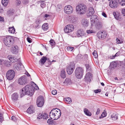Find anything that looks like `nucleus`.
I'll return each mask as SVG.
<instances>
[{
  "label": "nucleus",
  "instance_id": "obj_1",
  "mask_svg": "<svg viewBox=\"0 0 125 125\" xmlns=\"http://www.w3.org/2000/svg\"><path fill=\"white\" fill-rule=\"evenodd\" d=\"M87 10V6L84 4H78L76 7V13L79 15H82L84 14Z\"/></svg>",
  "mask_w": 125,
  "mask_h": 125
},
{
  "label": "nucleus",
  "instance_id": "obj_2",
  "mask_svg": "<svg viewBox=\"0 0 125 125\" xmlns=\"http://www.w3.org/2000/svg\"><path fill=\"white\" fill-rule=\"evenodd\" d=\"M3 42L5 45L10 47L13 44L14 39L13 37L11 36H6L3 37Z\"/></svg>",
  "mask_w": 125,
  "mask_h": 125
},
{
  "label": "nucleus",
  "instance_id": "obj_3",
  "mask_svg": "<svg viewBox=\"0 0 125 125\" xmlns=\"http://www.w3.org/2000/svg\"><path fill=\"white\" fill-rule=\"evenodd\" d=\"M83 69L81 67H78L76 68L75 73L76 77L78 78H81L83 76Z\"/></svg>",
  "mask_w": 125,
  "mask_h": 125
},
{
  "label": "nucleus",
  "instance_id": "obj_4",
  "mask_svg": "<svg viewBox=\"0 0 125 125\" xmlns=\"http://www.w3.org/2000/svg\"><path fill=\"white\" fill-rule=\"evenodd\" d=\"M18 84L21 85H24L27 83V79L26 76L23 75L18 80Z\"/></svg>",
  "mask_w": 125,
  "mask_h": 125
},
{
  "label": "nucleus",
  "instance_id": "obj_5",
  "mask_svg": "<svg viewBox=\"0 0 125 125\" xmlns=\"http://www.w3.org/2000/svg\"><path fill=\"white\" fill-rule=\"evenodd\" d=\"M75 67V64L73 62H71L67 68V72L69 74H71L73 73Z\"/></svg>",
  "mask_w": 125,
  "mask_h": 125
},
{
  "label": "nucleus",
  "instance_id": "obj_6",
  "mask_svg": "<svg viewBox=\"0 0 125 125\" xmlns=\"http://www.w3.org/2000/svg\"><path fill=\"white\" fill-rule=\"evenodd\" d=\"M15 76V72L12 70H9L7 72L6 76L7 79L9 80H12Z\"/></svg>",
  "mask_w": 125,
  "mask_h": 125
},
{
  "label": "nucleus",
  "instance_id": "obj_7",
  "mask_svg": "<svg viewBox=\"0 0 125 125\" xmlns=\"http://www.w3.org/2000/svg\"><path fill=\"white\" fill-rule=\"evenodd\" d=\"M36 103L38 106L40 107L42 106L44 103L43 97L42 96H39L37 100Z\"/></svg>",
  "mask_w": 125,
  "mask_h": 125
},
{
  "label": "nucleus",
  "instance_id": "obj_8",
  "mask_svg": "<svg viewBox=\"0 0 125 125\" xmlns=\"http://www.w3.org/2000/svg\"><path fill=\"white\" fill-rule=\"evenodd\" d=\"M64 10L65 12L67 14L72 13L73 11L72 7L70 5L65 6L64 8Z\"/></svg>",
  "mask_w": 125,
  "mask_h": 125
},
{
  "label": "nucleus",
  "instance_id": "obj_9",
  "mask_svg": "<svg viewBox=\"0 0 125 125\" xmlns=\"http://www.w3.org/2000/svg\"><path fill=\"white\" fill-rule=\"evenodd\" d=\"M107 34L104 31H99L97 33V36L99 39H104L107 36Z\"/></svg>",
  "mask_w": 125,
  "mask_h": 125
},
{
  "label": "nucleus",
  "instance_id": "obj_10",
  "mask_svg": "<svg viewBox=\"0 0 125 125\" xmlns=\"http://www.w3.org/2000/svg\"><path fill=\"white\" fill-rule=\"evenodd\" d=\"M74 30L73 26L72 25H69L66 26L64 29V31L66 33H68L72 32Z\"/></svg>",
  "mask_w": 125,
  "mask_h": 125
},
{
  "label": "nucleus",
  "instance_id": "obj_11",
  "mask_svg": "<svg viewBox=\"0 0 125 125\" xmlns=\"http://www.w3.org/2000/svg\"><path fill=\"white\" fill-rule=\"evenodd\" d=\"M92 75L90 73L88 72L85 75L84 79L85 82H90L92 78Z\"/></svg>",
  "mask_w": 125,
  "mask_h": 125
},
{
  "label": "nucleus",
  "instance_id": "obj_12",
  "mask_svg": "<svg viewBox=\"0 0 125 125\" xmlns=\"http://www.w3.org/2000/svg\"><path fill=\"white\" fill-rule=\"evenodd\" d=\"M97 16L95 15L92 16L90 18L91 26L90 29H92V27L94 24L95 22L97 19Z\"/></svg>",
  "mask_w": 125,
  "mask_h": 125
},
{
  "label": "nucleus",
  "instance_id": "obj_13",
  "mask_svg": "<svg viewBox=\"0 0 125 125\" xmlns=\"http://www.w3.org/2000/svg\"><path fill=\"white\" fill-rule=\"evenodd\" d=\"M14 68L18 71H19L23 67V65L21 62L15 63L14 65Z\"/></svg>",
  "mask_w": 125,
  "mask_h": 125
},
{
  "label": "nucleus",
  "instance_id": "obj_14",
  "mask_svg": "<svg viewBox=\"0 0 125 125\" xmlns=\"http://www.w3.org/2000/svg\"><path fill=\"white\" fill-rule=\"evenodd\" d=\"M109 5L110 7L113 8H115L117 7L118 3L115 0H112L109 2Z\"/></svg>",
  "mask_w": 125,
  "mask_h": 125
},
{
  "label": "nucleus",
  "instance_id": "obj_15",
  "mask_svg": "<svg viewBox=\"0 0 125 125\" xmlns=\"http://www.w3.org/2000/svg\"><path fill=\"white\" fill-rule=\"evenodd\" d=\"M19 97V95L18 93H15L12 95L11 98L12 101L14 102H15L18 100Z\"/></svg>",
  "mask_w": 125,
  "mask_h": 125
},
{
  "label": "nucleus",
  "instance_id": "obj_16",
  "mask_svg": "<svg viewBox=\"0 0 125 125\" xmlns=\"http://www.w3.org/2000/svg\"><path fill=\"white\" fill-rule=\"evenodd\" d=\"M11 52L13 54H16L18 52V47L16 45H14L11 47Z\"/></svg>",
  "mask_w": 125,
  "mask_h": 125
},
{
  "label": "nucleus",
  "instance_id": "obj_17",
  "mask_svg": "<svg viewBox=\"0 0 125 125\" xmlns=\"http://www.w3.org/2000/svg\"><path fill=\"white\" fill-rule=\"evenodd\" d=\"M35 108L32 105L30 106L27 110V112L29 114L33 113L35 111Z\"/></svg>",
  "mask_w": 125,
  "mask_h": 125
},
{
  "label": "nucleus",
  "instance_id": "obj_18",
  "mask_svg": "<svg viewBox=\"0 0 125 125\" xmlns=\"http://www.w3.org/2000/svg\"><path fill=\"white\" fill-rule=\"evenodd\" d=\"M113 14L116 20H120L121 19V18L120 17V15L119 13L117 12H115L114 11L113 13Z\"/></svg>",
  "mask_w": 125,
  "mask_h": 125
},
{
  "label": "nucleus",
  "instance_id": "obj_19",
  "mask_svg": "<svg viewBox=\"0 0 125 125\" xmlns=\"http://www.w3.org/2000/svg\"><path fill=\"white\" fill-rule=\"evenodd\" d=\"M47 60V58L46 57H42L39 61V63L42 66L44 65Z\"/></svg>",
  "mask_w": 125,
  "mask_h": 125
},
{
  "label": "nucleus",
  "instance_id": "obj_20",
  "mask_svg": "<svg viewBox=\"0 0 125 125\" xmlns=\"http://www.w3.org/2000/svg\"><path fill=\"white\" fill-rule=\"evenodd\" d=\"M94 13V11L93 8L92 7H90L88 11V16H91Z\"/></svg>",
  "mask_w": 125,
  "mask_h": 125
},
{
  "label": "nucleus",
  "instance_id": "obj_21",
  "mask_svg": "<svg viewBox=\"0 0 125 125\" xmlns=\"http://www.w3.org/2000/svg\"><path fill=\"white\" fill-rule=\"evenodd\" d=\"M8 58L12 62H15L18 61V59L13 56L9 55L8 56Z\"/></svg>",
  "mask_w": 125,
  "mask_h": 125
},
{
  "label": "nucleus",
  "instance_id": "obj_22",
  "mask_svg": "<svg viewBox=\"0 0 125 125\" xmlns=\"http://www.w3.org/2000/svg\"><path fill=\"white\" fill-rule=\"evenodd\" d=\"M81 23L82 25L85 27L88 26L89 23L88 20L85 19H83L82 20Z\"/></svg>",
  "mask_w": 125,
  "mask_h": 125
},
{
  "label": "nucleus",
  "instance_id": "obj_23",
  "mask_svg": "<svg viewBox=\"0 0 125 125\" xmlns=\"http://www.w3.org/2000/svg\"><path fill=\"white\" fill-rule=\"evenodd\" d=\"M84 33L82 30H78L77 31V35L78 37H82L84 36Z\"/></svg>",
  "mask_w": 125,
  "mask_h": 125
},
{
  "label": "nucleus",
  "instance_id": "obj_24",
  "mask_svg": "<svg viewBox=\"0 0 125 125\" xmlns=\"http://www.w3.org/2000/svg\"><path fill=\"white\" fill-rule=\"evenodd\" d=\"M27 94H29L30 93V87L29 85H26L24 88H23Z\"/></svg>",
  "mask_w": 125,
  "mask_h": 125
},
{
  "label": "nucleus",
  "instance_id": "obj_25",
  "mask_svg": "<svg viewBox=\"0 0 125 125\" xmlns=\"http://www.w3.org/2000/svg\"><path fill=\"white\" fill-rule=\"evenodd\" d=\"M55 109V116L57 117H60L61 115V112L60 110L58 108H56Z\"/></svg>",
  "mask_w": 125,
  "mask_h": 125
},
{
  "label": "nucleus",
  "instance_id": "obj_26",
  "mask_svg": "<svg viewBox=\"0 0 125 125\" xmlns=\"http://www.w3.org/2000/svg\"><path fill=\"white\" fill-rule=\"evenodd\" d=\"M55 109H53L49 113L50 117H54L55 116Z\"/></svg>",
  "mask_w": 125,
  "mask_h": 125
},
{
  "label": "nucleus",
  "instance_id": "obj_27",
  "mask_svg": "<svg viewBox=\"0 0 125 125\" xmlns=\"http://www.w3.org/2000/svg\"><path fill=\"white\" fill-rule=\"evenodd\" d=\"M48 115L46 112L40 113L38 115V117H48Z\"/></svg>",
  "mask_w": 125,
  "mask_h": 125
},
{
  "label": "nucleus",
  "instance_id": "obj_28",
  "mask_svg": "<svg viewBox=\"0 0 125 125\" xmlns=\"http://www.w3.org/2000/svg\"><path fill=\"white\" fill-rule=\"evenodd\" d=\"M95 27L98 29H100L102 27V23L100 22H97L95 24Z\"/></svg>",
  "mask_w": 125,
  "mask_h": 125
},
{
  "label": "nucleus",
  "instance_id": "obj_29",
  "mask_svg": "<svg viewBox=\"0 0 125 125\" xmlns=\"http://www.w3.org/2000/svg\"><path fill=\"white\" fill-rule=\"evenodd\" d=\"M117 66V64L115 62H112L110 63V67L112 69L116 67Z\"/></svg>",
  "mask_w": 125,
  "mask_h": 125
},
{
  "label": "nucleus",
  "instance_id": "obj_30",
  "mask_svg": "<svg viewBox=\"0 0 125 125\" xmlns=\"http://www.w3.org/2000/svg\"><path fill=\"white\" fill-rule=\"evenodd\" d=\"M84 113L87 115L90 116L92 114L86 108H84L83 110Z\"/></svg>",
  "mask_w": 125,
  "mask_h": 125
},
{
  "label": "nucleus",
  "instance_id": "obj_31",
  "mask_svg": "<svg viewBox=\"0 0 125 125\" xmlns=\"http://www.w3.org/2000/svg\"><path fill=\"white\" fill-rule=\"evenodd\" d=\"M48 24L47 23L43 24L42 27L43 30L44 31H46L48 28Z\"/></svg>",
  "mask_w": 125,
  "mask_h": 125
},
{
  "label": "nucleus",
  "instance_id": "obj_32",
  "mask_svg": "<svg viewBox=\"0 0 125 125\" xmlns=\"http://www.w3.org/2000/svg\"><path fill=\"white\" fill-rule=\"evenodd\" d=\"M48 123L50 125H52L54 124V121L53 120L52 118H50L47 121Z\"/></svg>",
  "mask_w": 125,
  "mask_h": 125
},
{
  "label": "nucleus",
  "instance_id": "obj_33",
  "mask_svg": "<svg viewBox=\"0 0 125 125\" xmlns=\"http://www.w3.org/2000/svg\"><path fill=\"white\" fill-rule=\"evenodd\" d=\"M9 31L10 33L13 34L15 32V29L13 27H10L9 28Z\"/></svg>",
  "mask_w": 125,
  "mask_h": 125
},
{
  "label": "nucleus",
  "instance_id": "obj_34",
  "mask_svg": "<svg viewBox=\"0 0 125 125\" xmlns=\"http://www.w3.org/2000/svg\"><path fill=\"white\" fill-rule=\"evenodd\" d=\"M1 3L4 6H6L8 3V0H2Z\"/></svg>",
  "mask_w": 125,
  "mask_h": 125
},
{
  "label": "nucleus",
  "instance_id": "obj_35",
  "mask_svg": "<svg viewBox=\"0 0 125 125\" xmlns=\"http://www.w3.org/2000/svg\"><path fill=\"white\" fill-rule=\"evenodd\" d=\"M61 76L63 78H64L66 77L65 72L63 70H62L61 72Z\"/></svg>",
  "mask_w": 125,
  "mask_h": 125
},
{
  "label": "nucleus",
  "instance_id": "obj_36",
  "mask_svg": "<svg viewBox=\"0 0 125 125\" xmlns=\"http://www.w3.org/2000/svg\"><path fill=\"white\" fill-rule=\"evenodd\" d=\"M20 94L21 97H22L26 94H27L23 88L21 90L20 92Z\"/></svg>",
  "mask_w": 125,
  "mask_h": 125
},
{
  "label": "nucleus",
  "instance_id": "obj_37",
  "mask_svg": "<svg viewBox=\"0 0 125 125\" xmlns=\"http://www.w3.org/2000/svg\"><path fill=\"white\" fill-rule=\"evenodd\" d=\"M14 11L13 9H10L9 10L7 11V14L9 15H11L13 14Z\"/></svg>",
  "mask_w": 125,
  "mask_h": 125
},
{
  "label": "nucleus",
  "instance_id": "obj_38",
  "mask_svg": "<svg viewBox=\"0 0 125 125\" xmlns=\"http://www.w3.org/2000/svg\"><path fill=\"white\" fill-rule=\"evenodd\" d=\"M65 102L67 104H70L72 102L71 99L69 97L65 98Z\"/></svg>",
  "mask_w": 125,
  "mask_h": 125
},
{
  "label": "nucleus",
  "instance_id": "obj_39",
  "mask_svg": "<svg viewBox=\"0 0 125 125\" xmlns=\"http://www.w3.org/2000/svg\"><path fill=\"white\" fill-rule=\"evenodd\" d=\"M41 21L39 19H37L35 22V24H36V25H35V27L36 28H37L38 27L39 24L41 23Z\"/></svg>",
  "mask_w": 125,
  "mask_h": 125
},
{
  "label": "nucleus",
  "instance_id": "obj_40",
  "mask_svg": "<svg viewBox=\"0 0 125 125\" xmlns=\"http://www.w3.org/2000/svg\"><path fill=\"white\" fill-rule=\"evenodd\" d=\"M33 84H32V86L36 90L39 89V87L34 82H32Z\"/></svg>",
  "mask_w": 125,
  "mask_h": 125
},
{
  "label": "nucleus",
  "instance_id": "obj_41",
  "mask_svg": "<svg viewBox=\"0 0 125 125\" xmlns=\"http://www.w3.org/2000/svg\"><path fill=\"white\" fill-rule=\"evenodd\" d=\"M119 2L120 4L122 6H124L125 5V0H119Z\"/></svg>",
  "mask_w": 125,
  "mask_h": 125
},
{
  "label": "nucleus",
  "instance_id": "obj_42",
  "mask_svg": "<svg viewBox=\"0 0 125 125\" xmlns=\"http://www.w3.org/2000/svg\"><path fill=\"white\" fill-rule=\"evenodd\" d=\"M86 32L88 34L94 33H95V31H94L91 29L87 30L86 31Z\"/></svg>",
  "mask_w": 125,
  "mask_h": 125
},
{
  "label": "nucleus",
  "instance_id": "obj_43",
  "mask_svg": "<svg viewBox=\"0 0 125 125\" xmlns=\"http://www.w3.org/2000/svg\"><path fill=\"white\" fill-rule=\"evenodd\" d=\"M107 113L105 110H104L103 113L101 115V116L102 117H105L106 116Z\"/></svg>",
  "mask_w": 125,
  "mask_h": 125
},
{
  "label": "nucleus",
  "instance_id": "obj_44",
  "mask_svg": "<svg viewBox=\"0 0 125 125\" xmlns=\"http://www.w3.org/2000/svg\"><path fill=\"white\" fill-rule=\"evenodd\" d=\"M85 66L86 69V71L88 72L91 70V68L90 65L88 64H86Z\"/></svg>",
  "mask_w": 125,
  "mask_h": 125
},
{
  "label": "nucleus",
  "instance_id": "obj_45",
  "mask_svg": "<svg viewBox=\"0 0 125 125\" xmlns=\"http://www.w3.org/2000/svg\"><path fill=\"white\" fill-rule=\"evenodd\" d=\"M83 57L82 55L81 54H79L78 55L77 57V58L78 60H80L82 59Z\"/></svg>",
  "mask_w": 125,
  "mask_h": 125
},
{
  "label": "nucleus",
  "instance_id": "obj_46",
  "mask_svg": "<svg viewBox=\"0 0 125 125\" xmlns=\"http://www.w3.org/2000/svg\"><path fill=\"white\" fill-rule=\"evenodd\" d=\"M21 4V1L20 0H16L15 3L16 5L17 6H19Z\"/></svg>",
  "mask_w": 125,
  "mask_h": 125
},
{
  "label": "nucleus",
  "instance_id": "obj_47",
  "mask_svg": "<svg viewBox=\"0 0 125 125\" xmlns=\"http://www.w3.org/2000/svg\"><path fill=\"white\" fill-rule=\"evenodd\" d=\"M120 54V53L118 51L115 55L113 56L111 58V59H113L115 57L119 56Z\"/></svg>",
  "mask_w": 125,
  "mask_h": 125
},
{
  "label": "nucleus",
  "instance_id": "obj_48",
  "mask_svg": "<svg viewBox=\"0 0 125 125\" xmlns=\"http://www.w3.org/2000/svg\"><path fill=\"white\" fill-rule=\"evenodd\" d=\"M50 42L52 46H54L55 45V44L54 41L53 40H51L50 41Z\"/></svg>",
  "mask_w": 125,
  "mask_h": 125
},
{
  "label": "nucleus",
  "instance_id": "obj_49",
  "mask_svg": "<svg viewBox=\"0 0 125 125\" xmlns=\"http://www.w3.org/2000/svg\"><path fill=\"white\" fill-rule=\"evenodd\" d=\"M74 49V47L70 46H68L67 48V49L68 50L70 51H72Z\"/></svg>",
  "mask_w": 125,
  "mask_h": 125
},
{
  "label": "nucleus",
  "instance_id": "obj_50",
  "mask_svg": "<svg viewBox=\"0 0 125 125\" xmlns=\"http://www.w3.org/2000/svg\"><path fill=\"white\" fill-rule=\"evenodd\" d=\"M93 55L94 56V57L95 58H97L98 57V55L96 53V51H94L93 53Z\"/></svg>",
  "mask_w": 125,
  "mask_h": 125
},
{
  "label": "nucleus",
  "instance_id": "obj_51",
  "mask_svg": "<svg viewBox=\"0 0 125 125\" xmlns=\"http://www.w3.org/2000/svg\"><path fill=\"white\" fill-rule=\"evenodd\" d=\"M119 115L117 114H114L113 115H111V117H118L119 116Z\"/></svg>",
  "mask_w": 125,
  "mask_h": 125
},
{
  "label": "nucleus",
  "instance_id": "obj_52",
  "mask_svg": "<svg viewBox=\"0 0 125 125\" xmlns=\"http://www.w3.org/2000/svg\"><path fill=\"white\" fill-rule=\"evenodd\" d=\"M101 91V89H97L94 90V92L96 93L100 92Z\"/></svg>",
  "mask_w": 125,
  "mask_h": 125
},
{
  "label": "nucleus",
  "instance_id": "obj_53",
  "mask_svg": "<svg viewBox=\"0 0 125 125\" xmlns=\"http://www.w3.org/2000/svg\"><path fill=\"white\" fill-rule=\"evenodd\" d=\"M116 43L117 44L121 43H123V42L121 41L120 40L118 39L117 38L116 39Z\"/></svg>",
  "mask_w": 125,
  "mask_h": 125
},
{
  "label": "nucleus",
  "instance_id": "obj_54",
  "mask_svg": "<svg viewBox=\"0 0 125 125\" xmlns=\"http://www.w3.org/2000/svg\"><path fill=\"white\" fill-rule=\"evenodd\" d=\"M43 2H42L41 4L40 5L41 6L42 8H44L46 6V4L44 3H43Z\"/></svg>",
  "mask_w": 125,
  "mask_h": 125
},
{
  "label": "nucleus",
  "instance_id": "obj_55",
  "mask_svg": "<svg viewBox=\"0 0 125 125\" xmlns=\"http://www.w3.org/2000/svg\"><path fill=\"white\" fill-rule=\"evenodd\" d=\"M27 40L28 42L29 43H31L32 42V39L30 38L27 37Z\"/></svg>",
  "mask_w": 125,
  "mask_h": 125
},
{
  "label": "nucleus",
  "instance_id": "obj_56",
  "mask_svg": "<svg viewBox=\"0 0 125 125\" xmlns=\"http://www.w3.org/2000/svg\"><path fill=\"white\" fill-rule=\"evenodd\" d=\"M52 94L55 95L56 94L57 92L56 90H54L52 91Z\"/></svg>",
  "mask_w": 125,
  "mask_h": 125
},
{
  "label": "nucleus",
  "instance_id": "obj_57",
  "mask_svg": "<svg viewBox=\"0 0 125 125\" xmlns=\"http://www.w3.org/2000/svg\"><path fill=\"white\" fill-rule=\"evenodd\" d=\"M29 2V1L28 0H23V3L25 4L28 3Z\"/></svg>",
  "mask_w": 125,
  "mask_h": 125
},
{
  "label": "nucleus",
  "instance_id": "obj_58",
  "mask_svg": "<svg viewBox=\"0 0 125 125\" xmlns=\"http://www.w3.org/2000/svg\"><path fill=\"white\" fill-rule=\"evenodd\" d=\"M11 119L13 121L16 122L17 121V119L16 118H11Z\"/></svg>",
  "mask_w": 125,
  "mask_h": 125
},
{
  "label": "nucleus",
  "instance_id": "obj_59",
  "mask_svg": "<svg viewBox=\"0 0 125 125\" xmlns=\"http://www.w3.org/2000/svg\"><path fill=\"white\" fill-rule=\"evenodd\" d=\"M122 13L124 16H125V9L122 10Z\"/></svg>",
  "mask_w": 125,
  "mask_h": 125
},
{
  "label": "nucleus",
  "instance_id": "obj_60",
  "mask_svg": "<svg viewBox=\"0 0 125 125\" xmlns=\"http://www.w3.org/2000/svg\"><path fill=\"white\" fill-rule=\"evenodd\" d=\"M117 118H110V120H112L115 121L117 120Z\"/></svg>",
  "mask_w": 125,
  "mask_h": 125
},
{
  "label": "nucleus",
  "instance_id": "obj_61",
  "mask_svg": "<svg viewBox=\"0 0 125 125\" xmlns=\"http://www.w3.org/2000/svg\"><path fill=\"white\" fill-rule=\"evenodd\" d=\"M0 21H4V19L2 17L0 16Z\"/></svg>",
  "mask_w": 125,
  "mask_h": 125
},
{
  "label": "nucleus",
  "instance_id": "obj_62",
  "mask_svg": "<svg viewBox=\"0 0 125 125\" xmlns=\"http://www.w3.org/2000/svg\"><path fill=\"white\" fill-rule=\"evenodd\" d=\"M100 112V109L99 108H98L97 109V111L96 113V114L97 115H98L99 113Z\"/></svg>",
  "mask_w": 125,
  "mask_h": 125
},
{
  "label": "nucleus",
  "instance_id": "obj_63",
  "mask_svg": "<svg viewBox=\"0 0 125 125\" xmlns=\"http://www.w3.org/2000/svg\"><path fill=\"white\" fill-rule=\"evenodd\" d=\"M102 15L105 17H106L107 16L106 14L104 12H103L102 13Z\"/></svg>",
  "mask_w": 125,
  "mask_h": 125
},
{
  "label": "nucleus",
  "instance_id": "obj_64",
  "mask_svg": "<svg viewBox=\"0 0 125 125\" xmlns=\"http://www.w3.org/2000/svg\"><path fill=\"white\" fill-rule=\"evenodd\" d=\"M25 74H26L27 76L28 77V76H30V74H29V73L27 72L25 73Z\"/></svg>",
  "mask_w": 125,
  "mask_h": 125
}]
</instances>
